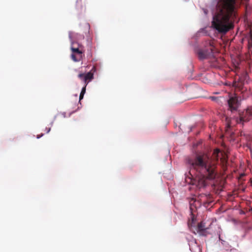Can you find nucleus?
<instances>
[{"label":"nucleus","mask_w":252,"mask_h":252,"mask_svg":"<svg viewBox=\"0 0 252 252\" xmlns=\"http://www.w3.org/2000/svg\"><path fill=\"white\" fill-rule=\"evenodd\" d=\"M224 171L227 163V157L225 153H221L219 150L214 151L212 157L207 154H197L194 159H189L188 162L190 168L200 173H218L216 171L219 158Z\"/></svg>","instance_id":"nucleus-1"},{"label":"nucleus","mask_w":252,"mask_h":252,"mask_svg":"<svg viewBox=\"0 0 252 252\" xmlns=\"http://www.w3.org/2000/svg\"><path fill=\"white\" fill-rule=\"evenodd\" d=\"M191 179H194L192 182L193 184L196 185L198 188L204 187L208 184V180H214L213 184L216 186H222L224 181L223 177H221L220 182L219 183L218 180H216V176L219 174H189Z\"/></svg>","instance_id":"nucleus-2"},{"label":"nucleus","mask_w":252,"mask_h":252,"mask_svg":"<svg viewBox=\"0 0 252 252\" xmlns=\"http://www.w3.org/2000/svg\"><path fill=\"white\" fill-rule=\"evenodd\" d=\"M74 33L71 32H69V37L71 42L70 47L72 51L71 59L75 62H78L82 60L83 51L82 46L73 41Z\"/></svg>","instance_id":"nucleus-3"},{"label":"nucleus","mask_w":252,"mask_h":252,"mask_svg":"<svg viewBox=\"0 0 252 252\" xmlns=\"http://www.w3.org/2000/svg\"><path fill=\"white\" fill-rule=\"evenodd\" d=\"M239 114V118L236 119V123L243 125L244 122H247L252 119V107H248Z\"/></svg>","instance_id":"nucleus-4"},{"label":"nucleus","mask_w":252,"mask_h":252,"mask_svg":"<svg viewBox=\"0 0 252 252\" xmlns=\"http://www.w3.org/2000/svg\"><path fill=\"white\" fill-rule=\"evenodd\" d=\"M78 77L84 83V86L82 89V91L80 93L82 94H84L86 92V86L89 82L94 78V74L91 71H90L86 74L80 73L78 74Z\"/></svg>","instance_id":"nucleus-5"},{"label":"nucleus","mask_w":252,"mask_h":252,"mask_svg":"<svg viewBox=\"0 0 252 252\" xmlns=\"http://www.w3.org/2000/svg\"><path fill=\"white\" fill-rule=\"evenodd\" d=\"M227 104L228 106V109L231 112L236 111L239 106L240 103L238 101L237 96H231L227 100Z\"/></svg>","instance_id":"nucleus-6"},{"label":"nucleus","mask_w":252,"mask_h":252,"mask_svg":"<svg viewBox=\"0 0 252 252\" xmlns=\"http://www.w3.org/2000/svg\"><path fill=\"white\" fill-rule=\"evenodd\" d=\"M207 228L205 227V223L203 221H201L197 225V232L199 233L200 235H205V231Z\"/></svg>","instance_id":"nucleus-7"},{"label":"nucleus","mask_w":252,"mask_h":252,"mask_svg":"<svg viewBox=\"0 0 252 252\" xmlns=\"http://www.w3.org/2000/svg\"><path fill=\"white\" fill-rule=\"evenodd\" d=\"M248 46L249 49L252 48V30H250L248 37Z\"/></svg>","instance_id":"nucleus-8"},{"label":"nucleus","mask_w":252,"mask_h":252,"mask_svg":"<svg viewBox=\"0 0 252 252\" xmlns=\"http://www.w3.org/2000/svg\"><path fill=\"white\" fill-rule=\"evenodd\" d=\"M198 54L199 58L201 59L206 58L208 55L207 52L203 50L199 51Z\"/></svg>","instance_id":"nucleus-9"},{"label":"nucleus","mask_w":252,"mask_h":252,"mask_svg":"<svg viewBox=\"0 0 252 252\" xmlns=\"http://www.w3.org/2000/svg\"><path fill=\"white\" fill-rule=\"evenodd\" d=\"M82 0H77L76 1V5L77 7H80V8H82L83 5L82 4Z\"/></svg>","instance_id":"nucleus-10"},{"label":"nucleus","mask_w":252,"mask_h":252,"mask_svg":"<svg viewBox=\"0 0 252 252\" xmlns=\"http://www.w3.org/2000/svg\"><path fill=\"white\" fill-rule=\"evenodd\" d=\"M226 121H227V127H230L231 126V124L229 122L230 120L228 118H226Z\"/></svg>","instance_id":"nucleus-11"},{"label":"nucleus","mask_w":252,"mask_h":252,"mask_svg":"<svg viewBox=\"0 0 252 252\" xmlns=\"http://www.w3.org/2000/svg\"><path fill=\"white\" fill-rule=\"evenodd\" d=\"M84 94H80V96H79V101H81V99H82L83 98V97H84Z\"/></svg>","instance_id":"nucleus-12"},{"label":"nucleus","mask_w":252,"mask_h":252,"mask_svg":"<svg viewBox=\"0 0 252 252\" xmlns=\"http://www.w3.org/2000/svg\"><path fill=\"white\" fill-rule=\"evenodd\" d=\"M210 98L212 100H216L217 99H218V98L217 97H215V96H211L210 97Z\"/></svg>","instance_id":"nucleus-13"},{"label":"nucleus","mask_w":252,"mask_h":252,"mask_svg":"<svg viewBox=\"0 0 252 252\" xmlns=\"http://www.w3.org/2000/svg\"><path fill=\"white\" fill-rule=\"evenodd\" d=\"M46 130H47L46 132L48 133L50 131L51 128L50 127L49 128H46Z\"/></svg>","instance_id":"nucleus-14"},{"label":"nucleus","mask_w":252,"mask_h":252,"mask_svg":"<svg viewBox=\"0 0 252 252\" xmlns=\"http://www.w3.org/2000/svg\"><path fill=\"white\" fill-rule=\"evenodd\" d=\"M43 135V134H41V135H37V138H40Z\"/></svg>","instance_id":"nucleus-15"},{"label":"nucleus","mask_w":252,"mask_h":252,"mask_svg":"<svg viewBox=\"0 0 252 252\" xmlns=\"http://www.w3.org/2000/svg\"><path fill=\"white\" fill-rule=\"evenodd\" d=\"M241 175V177H243L245 175H246V174H240Z\"/></svg>","instance_id":"nucleus-16"},{"label":"nucleus","mask_w":252,"mask_h":252,"mask_svg":"<svg viewBox=\"0 0 252 252\" xmlns=\"http://www.w3.org/2000/svg\"><path fill=\"white\" fill-rule=\"evenodd\" d=\"M95 69V67L94 66V67H93V69H92V70H93V69Z\"/></svg>","instance_id":"nucleus-17"}]
</instances>
